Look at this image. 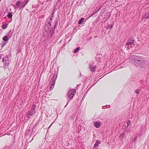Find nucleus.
Segmentation results:
<instances>
[{"instance_id": "f257e3e1", "label": "nucleus", "mask_w": 149, "mask_h": 149, "mask_svg": "<svg viewBox=\"0 0 149 149\" xmlns=\"http://www.w3.org/2000/svg\"><path fill=\"white\" fill-rule=\"evenodd\" d=\"M76 93V90L74 89H71L70 90L68 93V97L69 98L71 99L74 95Z\"/></svg>"}, {"instance_id": "f03ea898", "label": "nucleus", "mask_w": 149, "mask_h": 149, "mask_svg": "<svg viewBox=\"0 0 149 149\" xmlns=\"http://www.w3.org/2000/svg\"><path fill=\"white\" fill-rule=\"evenodd\" d=\"M94 125L96 128H99L101 126L100 123L97 121L94 122Z\"/></svg>"}, {"instance_id": "7ed1b4c3", "label": "nucleus", "mask_w": 149, "mask_h": 149, "mask_svg": "<svg viewBox=\"0 0 149 149\" xmlns=\"http://www.w3.org/2000/svg\"><path fill=\"white\" fill-rule=\"evenodd\" d=\"M134 42V41L133 40H129L127 43L126 46V47L127 46V47H128L130 46V45L133 44Z\"/></svg>"}, {"instance_id": "20e7f679", "label": "nucleus", "mask_w": 149, "mask_h": 149, "mask_svg": "<svg viewBox=\"0 0 149 149\" xmlns=\"http://www.w3.org/2000/svg\"><path fill=\"white\" fill-rule=\"evenodd\" d=\"M130 59L132 58L133 59H134L135 61H136L137 59H139V57L137 56L134 55V56H130Z\"/></svg>"}, {"instance_id": "39448f33", "label": "nucleus", "mask_w": 149, "mask_h": 149, "mask_svg": "<svg viewBox=\"0 0 149 149\" xmlns=\"http://www.w3.org/2000/svg\"><path fill=\"white\" fill-rule=\"evenodd\" d=\"M90 70L92 71H94L96 69V67L92 65H91L90 67Z\"/></svg>"}, {"instance_id": "423d86ee", "label": "nucleus", "mask_w": 149, "mask_h": 149, "mask_svg": "<svg viewBox=\"0 0 149 149\" xmlns=\"http://www.w3.org/2000/svg\"><path fill=\"white\" fill-rule=\"evenodd\" d=\"M100 143L101 141H97L94 145V147H97L99 144Z\"/></svg>"}, {"instance_id": "0eeeda50", "label": "nucleus", "mask_w": 149, "mask_h": 149, "mask_svg": "<svg viewBox=\"0 0 149 149\" xmlns=\"http://www.w3.org/2000/svg\"><path fill=\"white\" fill-rule=\"evenodd\" d=\"M143 19L149 18V12L146 13L144 16Z\"/></svg>"}, {"instance_id": "6e6552de", "label": "nucleus", "mask_w": 149, "mask_h": 149, "mask_svg": "<svg viewBox=\"0 0 149 149\" xmlns=\"http://www.w3.org/2000/svg\"><path fill=\"white\" fill-rule=\"evenodd\" d=\"M33 114L30 111H28L26 113V116L28 117L32 116Z\"/></svg>"}, {"instance_id": "1a4fd4ad", "label": "nucleus", "mask_w": 149, "mask_h": 149, "mask_svg": "<svg viewBox=\"0 0 149 149\" xmlns=\"http://www.w3.org/2000/svg\"><path fill=\"white\" fill-rule=\"evenodd\" d=\"M8 40V36H4L3 38V40L4 41H7Z\"/></svg>"}, {"instance_id": "9d476101", "label": "nucleus", "mask_w": 149, "mask_h": 149, "mask_svg": "<svg viewBox=\"0 0 149 149\" xmlns=\"http://www.w3.org/2000/svg\"><path fill=\"white\" fill-rule=\"evenodd\" d=\"M7 27V25L6 24H3L2 26V28L3 29H6Z\"/></svg>"}, {"instance_id": "9b49d317", "label": "nucleus", "mask_w": 149, "mask_h": 149, "mask_svg": "<svg viewBox=\"0 0 149 149\" xmlns=\"http://www.w3.org/2000/svg\"><path fill=\"white\" fill-rule=\"evenodd\" d=\"M8 17L9 18H12V14L10 12L8 14Z\"/></svg>"}, {"instance_id": "f8f14e48", "label": "nucleus", "mask_w": 149, "mask_h": 149, "mask_svg": "<svg viewBox=\"0 0 149 149\" xmlns=\"http://www.w3.org/2000/svg\"><path fill=\"white\" fill-rule=\"evenodd\" d=\"M80 49V48L79 47H78L73 52L74 53H76V52H78Z\"/></svg>"}, {"instance_id": "ddd939ff", "label": "nucleus", "mask_w": 149, "mask_h": 149, "mask_svg": "<svg viewBox=\"0 0 149 149\" xmlns=\"http://www.w3.org/2000/svg\"><path fill=\"white\" fill-rule=\"evenodd\" d=\"M27 3V1H24V2H23V3L22 4V7H24L25 6V4H26Z\"/></svg>"}, {"instance_id": "4468645a", "label": "nucleus", "mask_w": 149, "mask_h": 149, "mask_svg": "<svg viewBox=\"0 0 149 149\" xmlns=\"http://www.w3.org/2000/svg\"><path fill=\"white\" fill-rule=\"evenodd\" d=\"M84 19H80L78 22V24H81V23L84 21Z\"/></svg>"}, {"instance_id": "2eb2a0df", "label": "nucleus", "mask_w": 149, "mask_h": 149, "mask_svg": "<svg viewBox=\"0 0 149 149\" xmlns=\"http://www.w3.org/2000/svg\"><path fill=\"white\" fill-rule=\"evenodd\" d=\"M8 60V59L7 58H4L2 59V61L3 62H6Z\"/></svg>"}, {"instance_id": "dca6fc26", "label": "nucleus", "mask_w": 149, "mask_h": 149, "mask_svg": "<svg viewBox=\"0 0 149 149\" xmlns=\"http://www.w3.org/2000/svg\"><path fill=\"white\" fill-rule=\"evenodd\" d=\"M131 123V122L130 120H128L127 122V126L128 127L129 126Z\"/></svg>"}, {"instance_id": "f3484780", "label": "nucleus", "mask_w": 149, "mask_h": 149, "mask_svg": "<svg viewBox=\"0 0 149 149\" xmlns=\"http://www.w3.org/2000/svg\"><path fill=\"white\" fill-rule=\"evenodd\" d=\"M135 92L136 93V94H138L139 93V90H137V89H136V90L135 91Z\"/></svg>"}, {"instance_id": "a211bd4d", "label": "nucleus", "mask_w": 149, "mask_h": 149, "mask_svg": "<svg viewBox=\"0 0 149 149\" xmlns=\"http://www.w3.org/2000/svg\"><path fill=\"white\" fill-rule=\"evenodd\" d=\"M54 84H51V86L50 87V90H51V89H52L54 87Z\"/></svg>"}, {"instance_id": "6ab92c4d", "label": "nucleus", "mask_w": 149, "mask_h": 149, "mask_svg": "<svg viewBox=\"0 0 149 149\" xmlns=\"http://www.w3.org/2000/svg\"><path fill=\"white\" fill-rule=\"evenodd\" d=\"M140 59H141V58H140ZM137 61H138V62H141L143 61V60L141 59H138L137 60Z\"/></svg>"}, {"instance_id": "aec40b11", "label": "nucleus", "mask_w": 149, "mask_h": 149, "mask_svg": "<svg viewBox=\"0 0 149 149\" xmlns=\"http://www.w3.org/2000/svg\"><path fill=\"white\" fill-rule=\"evenodd\" d=\"M20 3V2L19 1H18L16 3V5L17 6H18L19 5V4Z\"/></svg>"}, {"instance_id": "412c9836", "label": "nucleus", "mask_w": 149, "mask_h": 149, "mask_svg": "<svg viewBox=\"0 0 149 149\" xmlns=\"http://www.w3.org/2000/svg\"><path fill=\"white\" fill-rule=\"evenodd\" d=\"M113 25H112L110 26V29H111L113 27Z\"/></svg>"}, {"instance_id": "4be33fe9", "label": "nucleus", "mask_w": 149, "mask_h": 149, "mask_svg": "<svg viewBox=\"0 0 149 149\" xmlns=\"http://www.w3.org/2000/svg\"><path fill=\"white\" fill-rule=\"evenodd\" d=\"M81 19H84V18H81Z\"/></svg>"}]
</instances>
